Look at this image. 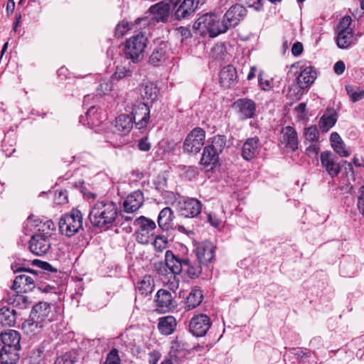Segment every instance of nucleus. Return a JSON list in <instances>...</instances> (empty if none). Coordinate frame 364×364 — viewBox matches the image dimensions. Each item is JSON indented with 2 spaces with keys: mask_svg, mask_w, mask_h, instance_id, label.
Segmentation results:
<instances>
[{
  "mask_svg": "<svg viewBox=\"0 0 364 364\" xmlns=\"http://www.w3.org/2000/svg\"><path fill=\"white\" fill-rule=\"evenodd\" d=\"M18 349L2 347L0 350L1 364H16L19 360Z\"/></svg>",
  "mask_w": 364,
  "mask_h": 364,
  "instance_id": "2f4dec72",
  "label": "nucleus"
},
{
  "mask_svg": "<svg viewBox=\"0 0 364 364\" xmlns=\"http://www.w3.org/2000/svg\"><path fill=\"white\" fill-rule=\"evenodd\" d=\"M39 263H41V267L45 270H48V271H50V272H54L55 271L53 267L52 266L46 262H41V261H38Z\"/></svg>",
  "mask_w": 364,
  "mask_h": 364,
  "instance_id": "338daca9",
  "label": "nucleus"
},
{
  "mask_svg": "<svg viewBox=\"0 0 364 364\" xmlns=\"http://www.w3.org/2000/svg\"><path fill=\"white\" fill-rule=\"evenodd\" d=\"M165 262H166L169 271L170 277L173 279V281L170 283V289L174 291L178 287V280L176 279V276L183 272L185 259L179 258L171 250H166L165 253Z\"/></svg>",
  "mask_w": 364,
  "mask_h": 364,
  "instance_id": "1a4fd4ad",
  "label": "nucleus"
},
{
  "mask_svg": "<svg viewBox=\"0 0 364 364\" xmlns=\"http://www.w3.org/2000/svg\"><path fill=\"white\" fill-rule=\"evenodd\" d=\"M331 146L333 150L341 157H347L350 152L346 149L341 137L337 132H333L330 136Z\"/></svg>",
  "mask_w": 364,
  "mask_h": 364,
  "instance_id": "c756f323",
  "label": "nucleus"
},
{
  "mask_svg": "<svg viewBox=\"0 0 364 364\" xmlns=\"http://www.w3.org/2000/svg\"><path fill=\"white\" fill-rule=\"evenodd\" d=\"M279 140L281 144L292 151L298 149L299 140L297 132L291 126H287L282 129Z\"/></svg>",
  "mask_w": 364,
  "mask_h": 364,
  "instance_id": "f3484780",
  "label": "nucleus"
},
{
  "mask_svg": "<svg viewBox=\"0 0 364 364\" xmlns=\"http://www.w3.org/2000/svg\"><path fill=\"white\" fill-rule=\"evenodd\" d=\"M219 154L209 146L204 148L200 164L207 170H213L219 164Z\"/></svg>",
  "mask_w": 364,
  "mask_h": 364,
  "instance_id": "4be33fe9",
  "label": "nucleus"
},
{
  "mask_svg": "<svg viewBox=\"0 0 364 364\" xmlns=\"http://www.w3.org/2000/svg\"><path fill=\"white\" fill-rule=\"evenodd\" d=\"M134 225L137 226L135 232L136 241L142 245L149 243L153 240L156 228L155 222L144 216H140L135 220Z\"/></svg>",
  "mask_w": 364,
  "mask_h": 364,
  "instance_id": "0eeeda50",
  "label": "nucleus"
},
{
  "mask_svg": "<svg viewBox=\"0 0 364 364\" xmlns=\"http://www.w3.org/2000/svg\"><path fill=\"white\" fill-rule=\"evenodd\" d=\"M303 52V45L300 42L295 43L291 48V53L294 56L300 55Z\"/></svg>",
  "mask_w": 364,
  "mask_h": 364,
  "instance_id": "13d9d810",
  "label": "nucleus"
},
{
  "mask_svg": "<svg viewBox=\"0 0 364 364\" xmlns=\"http://www.w3.org/2000/svg\"><path fill=\"white\" fill-rule=\"evenodd\" d=\"M210 326V319L207 315L198 314L191 318L189 329L193 335L200 337L206 334Z\"/></svg>",
  "mask_w": 364,
  "mask_h": 364,
  "instance_id": "f8f14e48",
  "label": "nucleus"
},
{
  "mask_svg": "<svg viewBox=\"0 0 364 364\" xmlns=\"http://www.w3.org/2000/svg\"><path fill=\"white\" fill-rule=\"evenodd\" d=\"M226 142V137L225 136L216 135L213 137L211 144L209 146L220 154L225 147Z\"/></svg>",
  "mask_w": 364,
  "mask_h": 364,
  "instance_id": "37998d69",
  "label": "nucleus"
},
{
  "mask_svg": "<svg viewBox=\"0 0 364 364\" xmlns=\"http://www.w3.org/2000/svg\"><path fill=\"white\" fill-rule=\"evenodd\" d=\"M38 232L33 234L29 240L30 251L37 255L43 256L48 252L51 247L50 237L55 230L54 223L50 220L36 225Z\"/></svg>",
  "mask_w": 364,
  "mask_h": 364,
  "instance_id": "f03ea898",
  "label": "nucleus"
},
{
  "mask_svg": "<svg viewBox=\"0 0 364 364\" xmlns=\"http://www.w3.org/2000/svg\"><path fill=\"white\" fill-rule=\"evenodd\" d=\"M346 89L352 102H355L364 98V90L360 89L355 90L350 85L346 86Z\"/></svg>",
  "mask_w": 364,
  "mask_h": 364,
  "instance_id": "c03bdc74",
  "label": "nucleus"
},
{
  "mask_svg": "<svg viewBox=\"0 0 364 364\" xmlns=\"http://www.w3.org/2000/svg\"><path fill=\"white\" fill-rule=\"evenodd\" d=\"M156 296V309L161 313L168 312L173 309L176 306L171 293L166 289H159L157 291Z\"/></svg>",
  "mask_w": 364,
  "mask_h": 364,
  "instance_id": "dca6fc26",
  "label": "nucleus"
},
{
  "mask_svg": "<svg viewBox=\"0 0 364 364\" xmlns=\"http://www.w3.org/2000/svg\"><path fill=\"white\" fill-rule=\"evenodd\" d=\"M237 70L231 65L225 66L219 74L220 83L225 88H230L235 85L237 82Z\"/></svg>",
  "mask_w": 364,
  "mask_h": 364,
  "instance_id": "aec40b11",
  "label": "nucleus"
},
{
  "mask_svg": "<svg viewBox=\"0 0 364 364\" xmlns=\"http://www.w3.org/2000/svg\"><path fill=\"white\" fill-rule=\"evenodd\" d=\"M321 164L331 178L337 176L341 171V166L336 161V156L330 151L321 153Z\"/></svg>",
  "mask_w": 364,
  "mask_h": 364,
  "instance_id": "ddd939ff",
  "label": "nucleus"
},
{
  "mask_svg": "<svg viewBox=\"0 0 364 364\" xmlns=\"http://www.w3.org/2000/svg\"><path fill=\"white\" fill-rule=\"evenodd\" d=\"M193 28L200 35H208L211 38L218 36L228 31L220 16L215 13H207L200 16L193 25Z\"/></svg>",
  "mask_w": 364,
  "mask_h": 364,
  "instance_id": "7ed1b4c3",
  "label": "nucleus"
},
{
  "mask_svg": "<svg viewBox=\"0 0 364 364\" xmlns=\"http://www.w3.org/2000/svg\"><path fill=\"white\" fill-rule=\"evenodd\" d=\"M144 195L140 191H136L127 196L124 201V210L133 213L137 210L144 203Z\"/></svg>",
  "mask_w": 364,
  "mask_h": 364,
  "instance_id": "b1692460",
  "label": "nucleus"
},
{
  "mask_svg": "<svg viewBox=\"0 0 364 364\" xmlns=\"http://www.w3.org/2000/svg\"><path fill=\"white\" fill-rule=\"evenodd\" d=\"M131 75V70L125 67H117L115 73L112 75L114 80H119Z\"/></svg>",
  "mask_w": 364,
  "mask_h": 364,
  "instance_id": "603ef678",
  "label": "nucleus"
},
{
  "mask_svg": "<svg viewBox=\"0 0 364 364\" xmlns=\"http://www.w3.org/2000/svg\"><path fill=\"white\" fill-rule=\"evenodd\" d=\"M15 8V2L14 0H8L6 4V14L8 16H10L13 14Z\"/></svg>",
  "mask_w": 364,
  "mask_h": 364,
  "instance_id": "e2e57ef3",
  "label": "nucleus"
},
{
  "mask_svg": "<svg viewBox=\"0 0 364 364\" xmlns=\"http://www.w3.org/2000/svg\"><path fill=\"white\" fill-rule=\"evenodd\" d=\"M298 115L300 118H304L306 116V104L300 103L296 108Z\"/></svg>",
  "mask_w": 364,
  "mask_h": 364,
  "instance_id": "052dcab7",
  "label": "nucleus"
},
{
  "mask_svg": "<svg viewBox=\"0 0 364 364\" xmlns=\"http://www.w3.org/2000/svg\"><path fill=\"white\" fill-rule=\"evenodd\" d=\"M303 134L305 139V143H316L319 138L318 130L316 126L305 128Z\"/></svg>",
  "mask_w": 364,
  "mask_h": 364,
  "instance_id": "79ce46f5",
  "label": "nucleus"
},
{
  "mask_svg": "<svg viewBox=\"0 0 364 364\" xmlns=\"http://www.w3.org/2000/svg\"><path fill=\"white\" fill-rule=\"evenodd\" d=\"M202 293L199 289L192 290L186 298V304L189 309L198 306L202 301Z\"/></svg>",
  "mask_w": 364,
  "mask_h": 364,
  "instance_id": "ea45409f",
  "label": "nucleus"
},
{
  "mask_svg": "<svg viewBox=\"0 0 364 364\" xmlns=\"http://www.w3.org/2000/svg\"><path fill=\"white\" fill-rule=\"evenodd\" d=\"M235 106L243 119H249L254 117L256 111V105L253 100L247 98L239 99L235 102Z\"/></svg>",
  "mask_w": 364,
  "mask_h": 364,
  "instance_id": "412c9836",
  "label": "nucleus"
},
{
  "mask_svg": "<svg viewBox=\"0 0 364 364\" xmlns=\"http://www.w3.org/2000/svg\"><path fill=\"white\" fill-rule=\"evenodd\" d=\"M149 11L152 14L153 18L156 21L165 22L170 12V6L168 4L164 1L159 2L149 9Z\"/></svg>",
  "mask_w": 364,
  "mask_h": 364,
  "instance_id": "cd10ccee",
  "label": "nucleus"
},
{
  "mask_svg": "<svg viewBox=\"0 0 364 364\" xmlns=\"http://www.w3.org/2000/svg\"><path fill=\"white\" fill-rule=\"evenodd\" d=\"M178 30L183 38H188L191 36V31L188 28L181 26Z\"/></svg>",
  "mask_w": 364,
  "mask_h": 364,
  "instance_id": "0e129e2a",
  "label": "nucleus"
},
{
  "mask_svg": "<svg viewBox=\"0 0 364 364\" xmlns=\"http://www.w3.org/2000/svg\"><path fill=\"white\" fill-rule=\"evenodd\" d=\"M168 54V46L163 43L159 45L152 53L149 61L154 65H158L161 62L165 60Z\"/></svg>",
  "mask_w": 364,
  "mask_h": 364,
  "instance_id": "e433bc0d",
  "label": "nucleus"
},
{
  "mask_svg": "<svg viewBox=\"0 0 364 364\" xmlns=\"http://www.w3.org/2000/svg\"><path fill=\"white\" fill-rule=\"evenodd\" d=\"M141 93L144 99L153 101L157 97L158 89L154 83L149 82L144 86Z\"/></svg>",
  "mask_w": 364,
  "mask_h": 364,
  "instance_id": "a19ab883",
  "label": "nucleus"
},
{
  "mask_svg": "<svg viewBox=\"0 0 364 364\" xmlns=\"http://www.w3.org/2000/svg\"><path fill=\"white\" fill-rule=\"evenodd\" d=\"M154 270L161 275L168 276L169 274V271L166 264V262L164 263L163 262H156L154 264Z\"/></svg>",
  "mask_w": 364,
  "mask_h": 364,
  "instance_id": "3c124183",
  "label": "nucleus"
},
{
  "mask_svg": "<svg viewBox=\"0 0 364 364\" xmlns=\"http://www.w3.org/2000/svg\"><path fill=\"white\" fill-rule=\"evenodd\" d=\"M205 138V132L202 128H194L183 141V151L187 153H198L204 145Z\"/></svg>",
  "mask_w": 364,
  "mask_h": 364,
  "instance_id": "9d476101",
  "label": "nucleus"
},
{
  "mask_svg": "<svg viewBox=\"0 0 364 364\" xmlns=\"http://www.w3.org/2000/svg\"><path fill=\"white\" fill-rule=\"evenodd\" d=\"M112 90V85L109 82H103L97 88V95L102 96L107 94Z\"/></svg>",
  "mask_w": 364,
  "mask_h": 364,
  "instance_id": "5fc2aeb1",
  "label": "nucleus"
},
{
  "mask_svg": "<svg viewBox=\"0 0 364 364\" xmlns=\"http://www.w3.org/2000/svg\"><path fill=\"white\" fill-rule=\"evenodd\" d=\"M357 206L359 212L364 216V186L358 190Z\"/></svg>",
  "mask_w": 364,
  "mask_h": 364,
  "instance_id": "864d4df0",
  "label": "nucleus"
},
{
  "mask_svg": "<svg viewBox=\"0 0 364 364\" xmlns=\"http://www.w3.org/2000/svg\"><path fill=\"white\" fill-rule=\"evenodd\" d=\"M200 264L199 262H192L189 259L186 258L183 272L191 278L198 277L202 271Z\"/></svg>",
  "mask_w": 364,
  "mask_h": 364,
  "instance_id": "58836bf2",
  "label": "nucleus"
},
{
  "mask_svg": "<svg viewBox=\"0 0 364 364\" xmlns=\"http://www.w3.org/2000/svg\"><path fill=\"white\" fill-rule=\"evenodd\" d=\"M0 337L3 344L2 347L21 349V336L17 331L9 329L4 332H1Z\"/></svg>",
  "mask_w": 364,
  "mask_h": 364,
  "instance_id": "5701e85b",
  "label": "nucleus"
},
{
  "mask_svg": "<svg viewBox=\"0 0 364 364\" xmlns=\"http://www.w3.org/2000/svg\"><path fill=\"white\" fill-rule=\"evenodd\" d=\"M154 287V279L150 275L144 276L136 286V290L141 294H150L153 291Z\"/></svg>",
  "mask_w": 364,
  "mask_h": 364,
  "instance_id": "4c0bfd02",
  "label": "nucleus"
},
{
  "mask_svg": "<svg viewBox=\"0 0 364 364\" xmlns=\"http://www.w3.org/2000/svg\"><path fill=\"white\" fill-rule=\"evenodd\" d=\"M131 29V25L127 21L119 23L115 28V36L117 38H122L126 33Z\"/></svg>",
  "mask_w": 364,
  "mask_h": 364,
  "instance_id": "49530a36",
  "label": "nucleus"
},
{
  "mask_svg": "<svg viewBox=\"0 0 364 364\" xmlns=\"http://www.w3.org/2000/svg\"><path fill=\"white\" fill-rule=\"evenodd\" d=\"M46 324L43 322L32 318L30 314L29 318L22 324V328L28 335H34L40 333Z\"/></svg>",
  "mask_w": 364,
  "mask_h": 364,
  "instance_id": "7c9ffc66",
  "label": "nucleus"
},
{
  "mask_svg": "<svg viewBox=\"0 0 364 364\" xmlns=\"http://www.w3.org/2000/svg\"><path fill=\"white\" fill-rule=\"evenodd\" d=\"M316 78V72L311 66L301 68V73L297 77V82L301 89L308 87Z\"/></svg>",
  "mask_w": 364,
  "mask_h": 364,
  "instance_id": "bb28decb",
  "label": "nucleus"
},
{
  "mask_svg": "<svg viewBox=\"0 0 364 364\" xmlns=\"http://www.w3.org/2000/svg\"><path fill=\"white\" fill-rule=\"evenodd\" d=\"M345 68H346L345 63L341 60L336 62L333 67L334 72L337 75L343 74V72L345 71Z\"/></svg>",
  "mask_w": 364,
  "mask_h": 364,
  "instance_id": "bf43d9fd",
  "label": "nucleus"
},
{
  "mask_svg": "<svg viewBox=\"0 0 364 364\" xmlns=\"http://www.w3.org/2000/svg\"><path fill=\"white\" fill-rule=\"evenodd\" d=\"M138 147L140 151H148L151 149V144L147 137L141 139L138 144Z\"/></svg>",
  "mask_w": 364,
  "mask_h": 364,
  "instance_id": "4d7b16f0",
  "label": "nucleus"
},
{
  "mask_svg": "<svg viewBox=\"0 0 364 364\" xmlns=\"http://www.w3.org/2000/svg\"><path fill=\"white\" fill-rule=\"evenodd\" d=\"M196 254L199 263L208 264L214 257V246L209 242L200 244L196 247Z\"/></svg>",
  "mask_w": 364,
  "mask_h": 364,
  "instance_id": "a878e982",
  "label": "nucleus"
},
{
  "mask_svg": "<svg viewBox=\"0 0 364 364\" xmlns=\"http://www.w3.org/2000/svg\"><path fill=\"white\" fill-rule=\"evenodd\" d=\"M255 72H256V68L255 67H252L250 68V72H249V73L247 75V77L248 80H252V79H253L255 77Z\"/></svg>",
  "mask_w": 364,
  "mask_h": 364,
  "instance_id": "774afa93",
  "label": "nucleus"
},
{
  "mask_svg": "<svg viewBox=\"0 0 364 364\" xmlns=\"http://www.w3.org/2000/svg\"><path fill=\"white\" fill-rule=\"evenodd\" d=\"M146 43L147 38L141 32L127 40L124 48L127 58L133 63L142 60Z\"/></svg>",
  "mask_w": 364,
  "mask_h": 364,
  "instance_id": "20e7f679",
  "label": "nucleus"
},
{
  "mask_svg": "<svg viewBox=\"0 0 364 364\" xmlns=\"http://www.w3.org/2000/svg\"><path fill=\"white\" fill-rule=\"evenodd\" d=\"M173 218V213L168 207L162 209L158 216V225L164 230H168L171 227V223Z\"/></svg>",
  "mask_w": 364,
  "mask_h": 364,
  "instance_id": "f704fd0d",
  "label": "nucleus"
},
{
  "mask_svg": "<svg viewBox=\"0 0 364 364\" xmlns=\"http://www.w3.org/2000/svg\"><path fill=\"white\" fill-rule=\"evenodd\" d=\"M259 84L261 88L264 90H267L270 88V81L266 80H263L261 77V75H259Z\"/></svg>",
  "mask_w": 364,
  "mask_h": 364,
  "instance_id": "680f3d73",
  "label": "nucleus"
},
{
  "mask_svg": "<svg viewBox=\"0 0 364 364\" xmlns=\"http://www.w3.org/2000/svg\"><path fill=\"white\" fill-rule=\"evenodd\" d=\"M82 227V216L80 210L73 209L70 213L61 217L59 229L62 234L71 237Z\"/></svg>",
  "mask_w": 364,
  "mask_h": 364,
  "instance_id": "39448f33",
  "label": "nucleus"
},
{
  "mask_svg": "<svg viewBox=\"0 0 364 364\" xmlns=\"http://www.w3.org/2000/svg\"><path fill=\"white\" fill-rule=\"evenodd\" d=\"M337 121V116L334 112L328 111L323 114L319 120V128L323 132H327L334 126Z\"/></svg>",
  "mask_w": 364,
  "mask_h": 364,
  "instance_id": "c9c22d12",
  "label": "nucleus"
},
{
  "mask_svg": "<svg viewBox=\"0 0 364 364\" xmlns=\"http://www.w3.org/2000/svg\"><path fill=\"white\" fill-rule=\"evenodd\" d=\"M118 209L116 203L108 200L96 202L92 206L89 218L91 223L98 228L112 225L116 220Z\"/></svg>",
  "mask_w": 364,
  "mask_h": 364,
  "instance_id": "f257e3e1",
  "label": "nucleus"
},
{
  "mask_svg": "<svg viewBox=\"0 0 364 364\" xmlns=\"http://www.w3.org/2000/svg\"><path fill=\"white\" fill-rule=\"evenodd\" d=\"M15 272L22 273L15 278L12 289L17 292L27 291L35 287V283L38 281L37 271L26 268H18Z\"/></svg>",
  "mask_w": 364,
  "mask_h": 364,
  "instance_id": "423d86ee",
  "label": "nucleus"
},
{
  "mask_svg": "<svg viewBox=\"0 0 364 364\" xmlns=\"http://www.w3.org/2000/svg\"><path fill=\"white\" fill-rule=\"evenodd\" d=\"M168 245V240L164 235H157L154 241V246L156 251L162 252L166 249Z\"/></svg>",
  "mask_w": 364,
  "mask_h": 364,
  "instance_id": "a18cd8bd",
  "label": "nucleus"
},
{
  "mask_svg": "<svg viewBox=\"0 0 364 364\" xmlns=\"http://www.w3.org/2000/svg\"><path fill=\"white\" fill-rule=\"evenodd\" d=\"M245 15L246 9L241 5L236 4L231 6L221 18L228 29L237 25Z\"/></svg>",
  "mask_w": 364,
  "mask_h": 364,
  "instance_id": "2eb2a0df",
  "label": "nucleus"
},
{
  "mask_svg": "<svg viewBox=\"0 0 364 364\" xmlns=\"http://www.w3.org/2000/svg\"><path fill=\"white\" fill-rule=\"evenodd\" d=\"M176 327V321L173 316H166L159 319L158 328L164 335L171 334Z\"/></svg>",
  "mask_w": 364,
  "mask_h": 364,
  "instance_id": "473e14b6",
  "label": "nucleus"
},
{
  "mask_svg": "<svg viewBox=\"0 0 364 364\" xmlns=\"http://www.w3.org/2000/svg\"><path fill=\"white\" fill-rule=\"evenodd\" d=\"M352 22L350 16H346L341 18L336 28V44L341 49L349 48L353 43V32L350 27Z\"/></svg>",
  "mask_w": 364,
  "mask_h": 364,
  "instance_id": "6e6552de",
  "label": "nucleus"
},
{
  "mask_svg": "<svg viewBox=\"0 0 364 364\" xmlns=\"http://www.w3.org/2000/svg\"><path fill=\"white\" fill-rule=\"evenodd\" d=\"M120 358L119 356L118 350L112 349L106 356L105 361L103 364H119Z\"/></svg>",
  "mask_w": 364,
  "mask_h": 364,
  "instance_id": "de8ad7c7",
  "label": "nucleus"
},
{
  "mask_svg": "<svg viewBox=\"0 0 364 364\" xmlns=\"http://www.w3.org/2000/svg\"><path fill=\"white\" fill-rule=\"evenodd\" d=\"M208 221L213 227L215 228L219 229L223 227V220L215 213L211 212L208 213Z\"/></svg>",
  "mask_w": 364,
  "mask_h": 364,
  "instance_id": "09e8293b",
  "label": "nucleus"
},
{
  "mask_svg": "<svg viewBox=\"0 0 364 364\" xmlns=\"http://www.w3.org/2000/svg\"><path fill=\"white\" fill-rule=\"evenodd\" d=\"M178 211L186 218H193L201 212L200 202L194 198H188L178 202Z\"/></svg>",
  "mask_w": 364,
  "mask_h": 364,
  "instance_id": "4468645a",
  "label": "nucleus"
},
{
  "mask_svg": "<svg viewBox=\"0 0 364 364\" xmlns=\"http://www.w3.org/2000/svg\"><path fill=\"white\" fill-rule=\"evenodd\" d=\"M16 311L9 307L0 309V328L12 326L16 323Z\"/></svg>",
  "mask_w": 364,
  "mask_h": 364,
  "instance_id": "72a5a7b5",
  "label": "nucleus"
},
{
  "mask_svg": "<svg viewBox=\"0 0 364 364\" xmlns=\"http://www.w3.org/2000/svg\"><path fill=\"white\" fill-rule=\"evenodd\" d=\"M133 119L129 114H120L115 120V127L122 135L129 134L133 128Z\"/></svg>",
  "mask_w": 364,
  "mask_h": 364,
  "instance_id": "c85d7f7f",
  "label": "nucleus"
},
{
  "mask_svg": "<svg viewBox=\"0 0 364 364\" xmlns=\"http://www.w3.org/2000/svg\"><path fill=\"white\" fill-rule=\"evenodd\" d=\"M132 114L133 122L137 129H141L146 127L150 118V110L146 103L138 102L134 105Z\"/></svg>",
  "mask_w": 364,
  "mask_h": 364,
  "instance_id": "9b49d317",
  "label": "nucleus"
},
{
  "mask_svg": "<svg viewBox=\"0 0 364 364\" xmlns=\"http://www.w3.org/2000/svg\"><path fill=\"white\" fill-rule=\"evenodd\" d=\"M95 112H96L95 107L92 106L86 112L87 119H89L92 122V124L94 123V119H92V115H94Z\"/></svg>",
  "mask_w": 364,
  "mask_h": 364,
  "instance_id": "69168bd1",
  "label": "nucleus"
},
{
  "mask_svg": "<svg viewBox=\"0 0 364 364\" xmlns=\"http://www.w3.org/2000/svg\"><path fill=\"white\" fill-rule=\"evenodd\" d=\"M76 362V357L71 353H65L55 360V364H74Z\"/></svg>",
  "mask_w": 364,
  "mask_h": 364,
  "instance_id": "8fccbe9b",
  "label": "nucleus"
},
{
  "mask_svg": "<svg viewBox=\"0 0 364 364\" xmlns=\"http://www.w3.org/2000/svg\"><path fill=\"white\" fill-rule=\"evenodd\" d=\"M198 4L199 0H183L175 11L176 19L181 20L188 18L195 13Z\"/></svg>",
  "mask_w": 364,
  "mask_h": 364,
  "instance_id": "a211bd4d",
  "label": "nucleus"
},
{
  "mask_svg": "<svg viewBox=\"0 0 364 364\" xmlns=\"http://www.w3.org/2000/svg\"><path fill=\"white\" fill-rule=\"evenodd\" d=\"M319 149H320L316 142L311 143L309 146L306 149V153L309 156L314 157L318 154Z\"/></svg>",
  "mask_w": 364,
  "mask_h": 364,
  "instance_id": "6e6d98bb",
  "label": "nucleus"
},
{
  "mask_svg": "<svg viewBox=\"0 0 364 364\" xmlns=\"http://www.w3.org/2000/svg\"><path fill=\"white\" fill-rule=\"evenodd\" d=\"M259 139L255 136L247 139L243 144L242 156L244 159L250 161L259 154Z\"/></svg>",
  "mask_w": 364,
  "mask_h": 364,
  "instance_id": "393cba45",
  "label": "nucleus"
},
{
  "mask_svg": "<svg viewBox=\"0 0 364 364\" xmlns=\"http://www.w3.org/2000/svg\"><path fill=\"white\" fill-rule=\"evenodd\" d=\"M50 309L51 306L48 303L39 302L33 307L30 314L32 315L33 318H36V320H38L46 325L52 320V317L50 316Z\"/></svg>",
  "mask_w": 364,
  "mask_h": 364,
  "instance_id": "6ab92c4d",
  "label": "nucleus"
}]
</instances>
